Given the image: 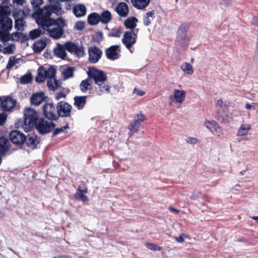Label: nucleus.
<instances>
[{
    "mask_svg": "<svg viewBox=\"0 0 258 258\" xmlns=\"http://www.w3.org/2000/svg\"><path fill=\"white\" fill-rule=\"evenodd\" d=\"M24 119L21 121V127L27 133L32 131L34 127L41 135L50 133L56 124L52 121H48L42 117H39V114L31 108L25 109Z\"/></svg>",
    "mask_w": 258,
    "mask_h": 258,
    "instance_id": "nucleus-1",
    "label": "nucleus"
},
{
    "mask_svg": "<svg viewBox=\"0 0 258 258\" xmlns=\"http://www.w3.org/2000/svg\"><path fill=\"white\" fill-rule=\"evenodd\" d=\"M88 75L90 79L94 80L95 84L97 85L95 87V90L98 95H101L105 93H109L111 87L106 83L107 77L103 71L95 67H90Z\"/></svg>",
    "mask_w": 258,
    "mask_h": 258,
    "instance_id": "nucleus-2",
    "label": "nucleus"
},
{
    "mask_svg": "<svg viewBox=\"0 0 258 258\" xmlns=\"http://www.w3.org/2000/svg\"><path fill=\"white\" fill-rule=\"evenodd\" d=\"M52 3L50 5L45 6L43 9L39 8L35 12L37 16V21L39 22L42 20V19H50L52 13L56 14L57 16L61 15L62 9L60 7V4L57 0H49Z\"/></svg>",
    "mask_w": 258,
    "mask_h": 258,
    "instance_id": "nucleus-3",
    "label": "nucleus"
},
{
    "mask_svg": "<svg viewBox=\"0 0 258 258\" xmlns=\"http://www.w3.org/2000/svg\"><path fill=\"white\" fill-rule=\"evenodd\" d=\"M11 12L6 6H0V30H11L13 27V21L10 18Z\"/></svg>",
    "mask_w": 258,
    "mask_h": 258,
    "instance_id": "nucleus-4",
    "label": "nucleus"
},
{
    "mask_svg": "<svg viewBox=\"0 0 258 258\" xmlns=\"http://www.w3.org/2000/svg\"><path fill=\"white\" fill-rule=\"evenodd\" d=\"M43 116L50 121H56L58 119L57 107L53 103H45L42 108Z\"/></svg>",
    "mask_w": 258,
    "mask_h": 258,
    "instance_id": "nucleus-5",
    "label": "nucleus"
},
{
    "mask_svg": "<svg viewBox=\"0 0 258 258\" xmlns=\"http://www.w3.org/2000/svg\"><path fill=\"white\" fill-rule=\"evenodd\" d=\"M146 119L145 115L142 111H140L139 113L135 116V119L133 121L128 127L130 132L128 135L131 136L133 134L138 133L142 126V123Z\"/></svg>",
    "mask_w": 258,
    "mask_h": 258,
    "instance_id": "nucleus-6",
    "label": "nucleus"
},
{
    "mask_svg": "<svg viewBox=\"0 0 258 258\" xmlns=\"http://www.w3.org/2000/svg\"><path fill=\"white\" fill-rule=\"evenodd\" d=\"M137 33L134 30L125 32L123 35L122 43L131 52H133L132 48L137 42Z\"/></svg>",
    "mask_w": 258,
    "mask_h": 258,
    "instance_id": "nucleus-7",
    "label": "nucleus"
},
{
    "mask_svg": "<svg viewBox=\"0 0 258 258\" xmlns=\"http://www.w3.org/2000/svg\"><path fill=\"white\" fill-rule=\"evenodd\" d=\"M9 137L12 143L19 146L24 144L26 139V136L18 130L12 131L9 133Z\"/></svg>",
    "mask_w": 258,
    "mask_h": 258,
    "instance_id": "nucleus-8",
    "label": "nucleus"
},
{
    "mask_svg": "<svg viewBox=\"0 0 258 258\" xmlns=\"http://www.w3.org/2000/svg\"><path fill=\"white\" fill-rule=\"evenodd\" d=\"M38 23L47 28L52 25H56L57 28L61 29H63V28L66 26L64 20L61 17L57 19L52 18L48 19H42V20L40 21Z\"/></svg>",
    "mask_w": 258,
    "mask_h": 258,
    "instance_id": "nucleus-9",
    "label": "nucleus"
},
{
    "mask_svg": "<svg viewBox=\"0 0 258 258\" xmlns=\"http://www.w3.org/2000/svg\"><path fill=\"white\" fill-rule=\"evenodd\" d=\"M58 119L60 117H69L71 116L72 106L68 102L62 101L56 105Z\"/></svg>",
    "mask_w": 258,
    "mask_h": 258,
    "instance_id": "nucleus-10",
    "label": "nucleus"
},
{
    "mask_svg": "<svg viewBox=\"0 0 258 258\" xmlns=\"http://www.w3.org/2000/svg\"><path fill=\"white\" fill-rule=\"evenodd\" d=\"M89 61L92 63H97L102 55V50L96 46H90L88 48Z\"/></svg>",
    "mask_w": 258,
    "mask_h": 258,
    "instance_id": "nucleus-11",
    "label": "nucleus"
},
{
    "mask_svg": "<svg viewBox=\"0 0 258 258\" xmlns=\"http://www.w3.org/2000/svg\"><path fill=\"white\" fill-rule=\"evenodd\" d=\"M120 48L118 45H111L105 50L106 57L111 60L118 59L120 56Z\"/></svg>",
    "mask_w": 258,
    "mask_h": 258,
    "instance_id": "nucleus-12",
    "label": "nucleus"
},
{
    "mask_svg": "<svg viewBox=\"0 0 258 258\" xmlns=\"http://www.w3.org/2000/svg\"><path fill=\"white\" fill-rule=\"evenodd\" d=\"M189 28V25L187 23L181 24L178 28L177 39L180 41L189 42L191 37L187 36V32Z\"/></svg>",
    "mask_w": 258,
    "mask_h": 258,
    "instance_id": "nucleus-13",
    "label": "nucleus"
},
{
    "mask_svg": "<svg viewBox=\"0 0 258 258\" xmlns=\"http://www.w3.org/2000/svg\"><path fill=\"white\" fill-rule=\"evenodd\" d=\"M216 106H218L219 108L217 111V114L218 119L223 120L227 116L228 108L229 106L226 104H223V101L222 99L217 100Z\"/></svg>",
    "mask_w": 258,
    "mask_h": 258,
    "instance_id": "nucleus-14",
    "label": "nucleus"
},
{
    "mask_svg": "<svg viewBox=\"0 0 258 258\" xmlns=\"http://www.w3.org/2000/svg\"><path fill=\"white\" fill-rule=\"evenodd\" d=\"M16 100L12 97L7 96L3 100L2 99L1 107L4 111H8L15 107Z\"/></svg>",
    "mask_w": 258,
    "mask_h": 258,
    "instance_id": "nucleus-15",
    "label": "nucleus"
},
{
    "mask_svg": "<svg viewBox=\"0 0 258 258\" xmlns=\"http://www.w3.org/2000/svg\"><path fill=\"white\" fill-rule=\"evenodd\" d=\"M40 140L37 136L35 134H31L26 136V139L24 144L32 150L37 148L39 144Z\"/></svg>",
    "mask_w": 258,
    "mask_h": 258,
    "instance_id": "nucleus-16",
    "label": "nucleus"
},
{
    "mask_svg": "<svg viewBox=\"0 0 258 258\" xmlns=\"http://www.w3.org/2000/svg\"><path fill=\"white\" fill-rule=\"evenodd\" d=\"M186 92L183 90L174 89V94L169 96V99L174 102L181 104L185 99Z\"/></svg>",
    "mask_w": 258,
    "mask_h": 258,
    "instance_id": "nucleus-17",
    "label": "nucleus"
},
{
    "mask_svg": "<svg viewBox=\"0 0 258 258\" xmlns=\"http://www.w3.org/2000/svg\"><path fill=\"white\" fill-rule=\"evenodd\" d=\"M36 21L39 27L38 29H35L30 31L29 34V38H30L31 40H34L40 36L41 35L44 34L47 28V27H44L42 26V25L39 24L37 21V19Z\"/></svg>",
    "mask_w": 258,
    "mask_h": 258,
    "instance_id": "nucleus-18",
    "label": "nucleus"
},
{
    "mask_svg": "<svg viewBox=\"0 0 258 258\" xmlns=\"http://www.w3.org/2000/svg\"><path fill=\"white\" fill-rule=\"evenodd\" d=\"M45 98V93L43 92H36L32 95L30 102L33 105L38 106Z\"/></svg>",
    "mask_w": 258,
    "mask_h": 258,
    "instance_id": "nucleus-19",
    "label": "nucleus"
},
{
    "mask_svg": "<svg viewBox=\"0 0 258 258\" xmlns=\"http://www.w3.org/2000/svg\"><path fill=\"white\" fill-rule=\"evenodd\" d=\"M116 12L121 17H126L129 13L127 5L124 2L118 3L116 7Z\"/></svg>",
    "mask_w": 258,
    "mask_h": 258,
    "instance_id": "nucleus-20",
    "label": "nucleus"
},
{
    "mask_svg": "<svg viewBox=\"0 0 258 258\" xmlns=\"http://www.w3.org/2000/svg\"><path fill=\"white\" fill-rule=\"evenodd\" d=\"M47 45V39L42 38L35 41L33 46V49L35 53H40Z\"/></svg>",
    "mask_w": 258,
    "mask_h": 258,
    "instance_id": "nucleus-21",
    "label": "nucleus"
},
{
    "mask_svg": "<svg viewBox=\"0 0 258 258\" xmlns=\"http://www.w3.org/2000/svg\"><path fill=\"white\" fill-rule=\"evenodd\" d=\"M49 32V36L54 39H58L60 38L64 34V30L57 27L52 28V29L46 28Z\"/></svg>",
    "mask_w": 258,
    "mask_h": 258,
    "instance_id": "nucleus-22",
    "label": "nucleus"
},
{
    "mask_svg": "<svg viewBox=\"0 0 258 258\" xmlns=\"http://www.w3.org/2000/svg\"><path fill=\"white\" fill-rule=\"evenodd\" d=\"M88 192L87 188H84V189H81V186H79L77 191L74 194V198L76 200L82 202H86L88 200V197L84 194Z\"/></svg>",
    "mask_w": 258,
    "mask_h": 258,
    "instance_id": "nucleus-23",
    "label": "nucleus"
},
{
    "mask_svg": "<svg viewBox=\"0 0 258 258\" xmlns=\"http://www.w3.org/2000/svg\"><path fill=\"white\" fill-rule=\"evenodd\" d=\"M66 50V49L64 48V45L58 43L57 45V47L54 49V53L57 57L64 59L67 56Z\"/></svg>",
    "mask_w": 258,
    "mask_h": 258,
    "instance_id": "nucleus-24",
    "label": "nucleus"
},
{
    "mask_svg": "<svg viewBox=\"0 0 258 258\" xmlns=\"http://www.w3.org/2000/svg\"><path fill=\"white\" fill-rule=\"evenodd\" d=\"M73 13L78 18L83 17L86 15V7L83 4L76 5L73 7Z\"/></svg>",
    "mask_w": 258,
    "mask_h": 258,
    "instance_id": "nucleus-25",
    "label": "nucleus"
},
{
    "mask_svg": "<svg viewBox=\"0 0 258 258\" xmlns=\"http://www.w3.org/2000/svg\"><path fill=\"white\" fill-rule=\"evenodd\" d=\"M87 96H75L74 98V105L79 110L82 109L86 103Z\"/></svg>",
    "mask_w": 258,
    "mask_h": 258,
    "instance_id": "nucleus-26",
    "label": "nucleus"
},
{
    "mask_svg": "<svg viewBox=\"0 0 258 258\" xmlns=\"http://www.w3.org/2000/svg\"><path fill=\"white\" fill-rule=\"evenodd\" d=\"M10 143L9 140L4 137H0V153L5 155L10 148Z\"/></svg>",
    "mask_w": 258,
    "mask_h": 258,
    "instance_id": "nucleus-27",
    "label": "nucleus"
},
{
    "mask_svg": "<svg viewBox=\"0 0 258 258\" xmlns=\"http://www.w3.org/2000/svg\"><path fill=\"white\" fill-rule=\"evenodd\" d=\"M204 125L213 133H217L218 129L220 128L218 124L214 120L210 121L207 119L204 122Z\"/></svg>",
    "mask_w": 258,
    "mask_h": 258,
    "instance_id": "nucleus-28",
    "label": "nucleus"
},
{
    "mask_svg": "<svg viewBox=\"0 0 258 258\" xmlns=\"http://www.w3.org/2000/svg\"><path fill=\"white\" fill-rule=\"evenodd\" d=\"M150 0H131L133 6L138 9L145 8L149 4Z\"/></svg>",
    "mask_w": 258,
    "mask_h": 258,
    "instance_id": "nucleus-29",
    "label": "nucleus"
},
{
    "mask_svg": "<svg viewBox=\"0 0 258 258\" xmlns=\"http://www.w3.org/2000/svg\"><path fill=\"white\" fill-rule=\"evenodd\" d=\"M100 15L97 13H93L88 16V23L89 25L93 26L97 25L100 22Z\"/></svg>",
    "mask_w": 258,
    "mask_h": 258,
    "instance_id": "nucleus-30",
    "label": "nucleus"
},
{
    "mask_svg": "<svg viewBox=\"0 0 258 258\" xmlns=\"http://www.w3.org/2000/svg\"><path fill=\"white\" fill-rule=\"evenodd\" d=\"M37 76L36 78V81L38 83H42L46 79V69L43 67L40 66L37 70Z\"/></svg>",
    "mask_w": 258,
    "mask_h": 258,
    "instance_id": "nucleus-31",
    "label": "nucleus"
},
{
    "mask_svg": "<svg viewBox=\"0 0 258 258\" xmlns=\"http://www.w3.org/2000/svg\"><path fill=\"white\" fill-rule=\"evenodd\" d=\"M138 21L137 18L135 17L128 18L124 22V25L127 29H130L131 30H134L136 27V22Z\"/></svg>",
    "mask_w": 258,
    "mask_h": 258,
    "instance_id": "nucleus-32",
    "label": "nucleus"
},
{
    "mask_svg": "<svg viewBox=\"0 0 258 258\" xmlns=\"http://www.w3.org/2000/svg\"><path fill=\"white\" fill-rule=\"evenodd\" d=\"M155 11L152 10L147 13L143 18V23L146 26H148L151 24L152 21L155 17Z\"/></svg>",
    "mask_w": 258,
    "mask_h": 258,
    "instance_id": "nucleus-33",
    "label": "nucleus"
},
{
    "mask_svg": "<svg viewBox=\"0 0 258 258\" xmlns=\"http://www.w3.org/2000/svg\"><path fill=\"white\" fill-rule=\"evenodd\" d=\"M92 82L90 78L83 80L80 85V88L82 92L85 93L91 88Z\"/></svg>",
    "mask_w": 258,
    "mask_h": 258,
    "instance_id": "nucleus-34",
    "label": "nucleus"
},
{
    "mask_svg": "<svg viewBox=\"0 0 258 258\" xmlns=\"http://www.w3.org/2000/svg\"><path fill=\"white\" fill-rule=\"evenodd\" d=\"M100 20L102 24H107L112 19L111 13L108 10H106L102 12L100 15Z\"/></svg>",
    "mask_w": 258,
    "mask_h": 258,
    "instance_id": "nucleus-35",
    "label": "nucleus"
},
{
    "mask_svg": "<svg viewBox=\"0 0 258 258\" xmlns=\"http://www.w3.org/2000/svg\"><path fill=\"white\" fill-rule=\"evenodd\" d=\"M251 129V125L248 124H242L238 130V136H244L247 135Z\"/></svg>",
    "mask_w": 258,
    "mask_h": 258,
    "instance_id": "nucleus-36",
    "label": "nucleus"
},
{
    "mask_svg": "<svg viewBox=\"0 0 258 258\" xmlns=\"http://www.w3.org/2000/svg\"><path fill=\"white\" fill-rule=\"evenodd\" d=\"M180 69L183 72H185L188 75H192L194 73V70L192 66L188 62L183 63L181 66Z\"/></svg>",
    "mask_w": 258,
    "mask_h": 258,
    "instance_id": "nucleus-37",
    "label": "nucleus"
},
{
    "mask_svg": "<svg viewBox=\"0 0 258 258\" xmlns=\"http://www.w3.org/2000/svg\"><path fill=\"white\" fill-rule=\"evenodd\" d=\"M10 30H0V39L2 41L5 42L10 40Z\"/></svg>",
    "mask_w": 258,
    "mask_h": 258,
    "instance_id": "nucleus-38",
    "label": "nucleus"
},
{
    "mask_svg": "<svg viewBox=\"0 0 258 258\" xmlns=\"http://www.w3.org/2000/svg\"><path fill=\"white\" fill-rule=\"evenodd\" d=\"M64 48H66L68 52L71 53H74L76 47L77 46V45L71 41L66 42L64 43Z\"/></svg>",
    "mask_w": 258,
    "mask_h": 258,
    "instance_id": "nucleus-39",
    "label": "nucleus"
},
{
    "mask_svg": "<svg viewBox=\"0 0 258 258\" xmlns=\"http://www.w3.org/2000/svg\"><path fill=\"white\" fill-rule=\"evenodd\" d=\"M121 28H113L111 32L108 34V36L109 37H116L119 38L121 34Z\"/></svg>",
    "mask_w": 258,
    "mask_h": 258,
    "instance_id": "nucleus-40",
    "label": "nucleus"
},
{
    "mask_svg": "<svg viewBox=\"0 0 258 258\" xmlns=\"http://www.w3.org/2000/svg\"><path fill=\"white\" fill-rule=\"evenodd\" d=\"M32 80V77L31 73H27L21 77L20 82L22 84H26L30 83Z\"/></svg>",
    "mask_w": 258,
    "mask_h": 258,
    "instance_id": "nucleus-41",
    "label": "nucleus"
},
{
    "mask_svg": "<svg viewBox=\"0 0 258 258\" xmlns=\"http://www.w3.org/2000/svg\"><path fill=\"white\" fill-rule=\"evenodd\" d=\"M74 68L69 67L64 69L63 72V75L65 79L72 78L74 76Z\"/></svg>",
    "mask_w": 258,
    "mask_h": 258,
    "instance_id": "nucleus-42",
    "label": "nucleus"
},
{
    "mask_svg": "<svg viewBox=\"0 0 258 258\" xmlns=\"http://www.w3.org/2000/svg\"><path fill=\"white\" fill-rule=\"evenodd\" d=\"M56 73V69L53 67H49L47 69H46V79L54 78Z\"/></svg>",
    "mask_w": 258,
    "mask_h": 258,
    "instance_id": "nucleus-43",
    "label": "nucleus"
},
{
    "mask_svg": "<svg viewBox=\"0 0 258 258\" xmlns=\"http://www.w3.org/2000/svg\"><path fill=\"white\" fill-rule=\"evenodd\" d=\"M15 45L14 44H10L8 46L5 47L3 49V52L4 54H13L14 53Z\"/></svg>",
    "mask_w": 258,
    "mask_h": 258,
    "instance_id": "nucleus-44",
    "label": "nucleus"
},
{
    "mask_svg": "<svg viewBox=\"0 0 258 258\" xmlns=\"http://www.w3.org/2000/svg\"><path fill=\"white\" fill-rule=\"evenodd\" d=\"M69 128V123L67 122L66 124L61 127L54 128L52 131V135L53 136H55L63 132L65 130Z\"/></svg>",
    "mask_w": 258,
    "mask_h": 258,
    "instance_id": "nucleus-45",
    "label": "nucleus"
},
{
    "mask_svg": "<svg viewBox=\"0 0 258 258\" xmlns=\"http://www.w3.org/2000/svg\"><path fill=\"white\" fill-rule=\"evenodd\" d=\"M56 80L54 78H47V86L51 90H54L56 87Z\"/></svg>",
    "mask_w": 258,
    "mask_h": 258,
    "instance_id": "nucleus-46",
    "label": "nucleus"
},
{
    "mask_svg": "<svg viewBox=\"0 0 258 258\" xmlns=\"http://www.w3.org/2000/svg\"><path fill=\"white\" fill-rule=\"evenodd\" d=\"M73 53L78 57L83 56L85 54V52L84 48L83 45H81V46H78L77 45Z\"/></svg>",
    "mask_w": 258,
    "mask_h": 258,
    "instance_id": "nucleus-47",
    "label": "nucleus"
},
{
    "mask_svg": "<svg viewBox=\"0 0 258 258\" xmlns=\"http://www.w3.org/2000/svg\"><path fill=\"white\" fill-rule=\"evenodd\" d=\"M145 245L149 249L153 251H160L162 249V247L161 246L154 243L147 242L146 243Z\"/></svg>",
    "mask_w": 258,
    "mask_h": 258,
    "instance_id": "nucleus-48",
    "label": "nucleus"
},
{
    "mask_svg": "<svg viewBox=\"0 0 258 258\" xmlns=\"http://www.w3.org/2000/svg\"><path fill=\"white\" fill-rule=\"evenodd\" d=\"M14 34L15 36H20V38L21 39L22 42H25L30 39V38H29V35H27L26 34L16 32L14 33Z\"/></svg>",
    "mask_w": 258,
    "mask_h": 258,
    "instance_id": "nucleus-49",
    "label": "nucleus"
},
{
    "mask_svg": "<svg viewBox=\"0 0 258 258\" xmlns=\"http://www.w3.org/2000/svg\"><path fill=\"white\" fill-rule=\"evenodd\" d=\"M16 58L15 56H11L10 58H9V61L7 63V67H6V68L7 69H11L12 68H13L15 63H16Z\"/></svg>",
    "mask_w": 258,
    "mask_h": 258,
    "instance_id": "nucleus-50",
    "label": "nucleus"
},
{
    "mask_svg": "<svg viewBox=\"0 0 258 258\" xmlns=\"http://www.w3.org/2000/svg\"><path fill=\"white\" fill-rule=\"evenodd\" d=\"M85 22L83 21H78L75 25V28L77 30H82L85 28Z\"/></svg>",
    "mask_w": 258,
    "mask_h": 258,
    "instance_id": "nucleus-51",
    "label": "nucleus"
},
{
    "mask_svg": "<svg viewBox=\"0 0 258 258\" xmlns=\"http://www.w3.org/2000/svg\"><path fill=\"white\" fill-rule=\"evenodd\" d=\"M15 27L17 30H20L23 27L22 20H16L15 22Z\"/></svg>",
    "mask_w": 258,
    "mask_h": 258,
    "instance_id": "nucleus-52",
    "label": "nucleus"
},
{
    "mask_svg": "<svg viewBox=\"0 0 258 258\" xmlns=\"http://www.w3.org/2000/svg\"><path fill=\"white\" fill-rule=\"evenodd\" d=\"M7 114L6 113H0V125H3L7 119Z\"/></svg>",
    "mask_w": 258,
    "mask_h": 258,
    "instance_id": "nucleus-53",
    "label": "nucleus"
},
{
    "mask_svg": "<svg viewBox=\"0 0 258 258\" xmlns=\"http://www.w3.org/2000/svg\"><path fill=\"white\" fill-rule=\"evenodd\" d=\"M43 3V0H32L31 4L33 7H39Z\"/></svg>",
    "mask_w": 258,
    "mask_h": 258,
    "instance_id": "nucleus-54",
    "label": "nucleus"
},
{
    "mask_svg": "<svg viewBox=\"0 0 258 258\" xmlns=\"http://www.w3.org/2000/svg\"><path fill=\"white\" fill-rule=\"evenodd\" d=\"M187 143L191 144H196L199 142V140L194 137H188L186 139Z\"/></svg>",
    "mask_w": 258,
    "mask_h": 258,
    "instance_id": "nucleus-55",
    "label": "nucleus"
},
{
    "mask_svg": "<svg viewBox=\"0 0 258 258\" xmlns=\"http://www.w3.org/2000/svg\"><path fill=\"white\" fill-rule=\"evenodd\" d=\"M133 93L136 94L139 96H142L145 94V92L141 91L137 88H135L133 91Z\"/></svg>",
    "mask_w": 258,
    "mask_h": 258,
    "instance_id": "nucleus-56",
    "label": "nucleus"
},
{
    "mask_svg": "<svg viewBox=\"0 0 258 258\" xmlns=\"http://www.w3.org/2000/svg\"><path fill=\"white\" fill-rule=\"evenodd\" d=\"M251 23L253 25L258 27V14L253 17Z\"/></svg>",
    "mask_w": 258,
    "mask_h": 258,
    "instance_id": "nucleus-57",
    "label": "nucleus"
},
{
    "mask_svg": "<svg viewBox=\"0 0 258 258\" xmlns=\"http://www.w3.org/2000/svg\"><path fill=\"white\" fill-rule=\"evenodd\" d=\"M13 2L14 4H17V5L22 6L25 3V0H13Z\"/></svg>",
    "mask_w": 258,
    "mask_h": 258,
    "instance_id": "nucleus-58",
    "label": "nucleus"
},
{
    "mask_svg": "<svg viewBox=\"0 0 258 258\" xmlns=\"http://www.w3.org/2000/svg\"><path fill=\"white\" fill-rule=\"evenodd\" d=\"M65 97H66V95L64 93H63L62 92H60L56 94L55 98L56 100H58L60 98Z\"/></svg>",
    "mask_w": 258,
    "mask_h": 258,
    "instance_id": "nucleus-59",
    "label": "nucleus"
},
{
    "mask_svg": "<svg viewBox=\"0 0 258 258\" xmlns=\"http://www.w3.org/2000/svg\"><path fill=\"white\" fill-rule=\"evenodd\" d=\"M184 234L183 235H179L178 237H176V240L178 242H182L184 241V238H183V236Z\"/></svg>",
    "mask_w": 258,
    "mask_h": 258,
    "instance_id": "nucleus-60",
    "label": "nucleus"
},
{
    "mask_svg": "<svg viewBox=\"0 0 258 258\" xmlns=\"http://www.w3.org/2000/svg\"><path fill=\"white\" fill-rule=\"evenodd\" d=\"M169 210L172 212H174L176 213H178L179 211L178 210H177L173 207H172L169 208Z\"/></svg>",
    "mask_w": 258,
    "mask_h": 258,
    "instance_id": "nucleus-61",
    "label": "nucleus"
},
{
    "mask_svg": "<svg viewBox=\"0 0 258 258\" xmlns=\"http://www.w3.org/2000/svg\"><path fill=\"white\" fill-rule=\"evenodd\" d=\"M237 241L238 242H247L248 240L244 238H241L238 239Z\"/></svg>",
    "mask_w": 258,
    "mask_h": 258,
    "instance_id": "nucleus-62",
    "label": "nucleus"
},
{
    "mask_svg": "<svg viewBox=\"0 0 258 258\" xmlns=\"http://www.w3.org/2000/svg\"><path fill=\"white\" fill-rule=\"evenodd\" d=\"M223 1L226 6H229V4H230V2L232 1V0H223Z\"/></svg>",
    "mask_w": 258,
    "mask_h": 258,
    "instance_id": "nucleus-63",
    "label": "nucleus"
},
{
    "mask_svg": "<svg viewBox=\"0 0 258 258\" xmlns=\"http://www.w3.org/2000/svg\"><path fill=\"white\" fill-rule=\"evenodd\" d=\"M58 258H71V257H68V256H67L66 255H62L59 256Z\"/></svg>",
    "mask_w": 258,
    "mask_h": 258,
    "instance_id": "nucleus-64",
    "label": "nucleus"
}]
</instances>
